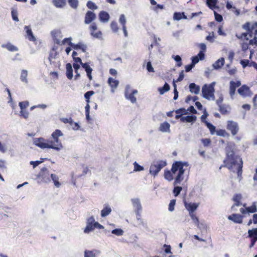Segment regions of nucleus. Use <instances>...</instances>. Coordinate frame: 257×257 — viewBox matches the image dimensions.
I'll list each match as a JSON object with an SVG mask.
<instances>
[{
	"instance_id": "4d7b16f0",
	"label": "nucleus",
	"mask_w": 257,
	"mask_h": 257,
	"mask_svg": "<svg viewBox=\"0 0 257 257\" xmlns=\"http://www.w3.org/2000/svg\"><path fill=\"white\" fill-rule=\"evenodd\" d=\"M182 189V188L181 187H180V186L175 187L174 189V193L175 194V196H178L180 194Z\"/></svg>"
},
{
	"instance_id": "39448f33",
	"label": "nucleus",
	"mask_w": 257,
	"mask_h": 257,
	"mask_svg": "<svg viewBox=\"0 0 257 257\" xmlns=\"http://www.w3.org/2000/svg\"><path fill=\"white\" fill-rule=\"evenodd\" d=\"M167 163L164 161H159L152 164L150 168V173L156 176L161 170L166 166Z\"/></svg>"
},
{
	"instance_id": "5fc2aeb1",
	"label": "nucleus",
	"mask_w": 257,
	"mask_h": 257,
	"mask_svg": "<svg viewBox=\"0 0 257 257\" xmlns=\"http://www.w3.org/2000/svg\"><path fill=\"white\" fill-rule=\"evenodd\" d=\"M214 14L215 16V19L216 21L220 22L223 20L222 16L221 15L218 14L216 12L214 11Z\"/></svg>"
},
{
	"instance_id": "2eb2a0df",
	"label": "nucleus",
	"mask_w": 257,
	"mask_h": 257,
	"mask_svg": "<svg viewBox=\"0 0 257 257\" xmlns=\"http://www.w3.org/2000/svg\"><path fill=\"white\" fill-rule=\"evenodd\" d=\"M243 216L239 214H233L228 216V219L232 220L235 223H241L242 222Z\"/></svg>"
},
{
	"instance_id": "37998d69",
	"label": "nucleus",
	"mask_w": 257,
	"mask_h": 257,
	"mask_svg": "<svg viewBox=\"0 0 257 257\" xmlns=\"http://www.w3.org/2000/svg\"><path fill=\"white\" fill-rule=\"evenodd\" d=\"M110 28L114 33H117L118 31L117 24L115 21L111 22L110 24Z\"/></svg>"
},
{
	"instance_id": "c03bdc74",
	"label": "nucleus",
	"mask_w": 257,
	"mask_h": 257,
	"mask_svg": "<svg viewBox=\"0 0 257 257\" xmlns=\"http://www.w3.org/2000/svg\"><path fill=\"white\" fill-rule=\"evenodd\" d=\"M205 124L209 129L210 133L213 135L215 132V127L209 122H205Z\"/></svg>"
},
{
	"instance_id": "2f4dec72",
	"label": "nucleus",
	"mask_w": 257,
	"mask_h": 257,
	"mask_svg": "<svg viewBox=\"0 0 257 257\" xmlns=\"http://www.w3.org/2000/svg\"><path fill=\"white\" fill-rule=\"evenodd\" d=\"M170 88V85L166 82L163 87L158 88V91L161 95H163L165 92L168 91Z\"/></svg>"
},
{
	"instance_id": "e2e57ef3",
	"label": "nucleus",
	"mask_w": 257,
	"mask_h": 257,
	"mask_svg": "<svg viewBox=\"0 0 257 257\" xmlns=\"http://www.w3.org/2000/svg\"><path fill=\"white\" fill-rule=\"evenodd\" d=\"M208 114L205 109L203 114L202 115V116H201V119L203 122L205 123V122H208L206 120V118L208 116Z\"/></svg>"
},
{
	"instance_id": "ea45409f",
	"label": "nucleus",
	"mask_w": 257,
	"mask_h": 257,
	"mask_svg": "<svg viewBox=\"0 0 257 257\" xmlns=\"http://www.w3.org/2000/svg\"><path fill=\"white\" fill-rule=\"evenodd\" d=\"M123 230L120 228H116L112 230L111 233L117 236H121L123 234Z\"/></svg>"
},
{
	"instance_id": "052dcab7",
	"label": "nucleus",
	"mask_w": 257,
	"mask_h": 257,
	"mask_svg": "<svg viewBox=\"0 0 257 257\" xmlns=\"http://www.w3.org/2000/svg\"><path fill=\"white\" fill-rule=\"evenodd\" d=\"M94 94L93 91H88L84 94V97L85 99H89L90 97Z\"/></svg>"
},
{
	"instance_id": "3c124183",
	"label": "nucleus",
	"mask_w": 257,
	"mask_h": 257,
	"mask_svg": "<svg viewBox=\"0 0 257 257\" xmlns=\"http://www.w3.org/2000/svg\"><path fill=\"white\" fill-rule=\"evenodd\" d=\"M12 17L13 20L18 22L19 21V18L18 17V12L17 11L14 10V9L12 10Z\"/></svg>"
},
{
	"instance_id": "f3484780",
	"label": "nucleus",
	"mask_w": 257,
	"mask_h": 257,
	"mask_svg": "<svg viewBox=\"0 0 257 257\" xmlns=\"http://www.w3.org/2000/svg\"><path fill=\"white\" fill-rule=\"evenodd\" d=\"M204 53L202 51H200L197 56H195L192 57V65L195 66V64H197L199 61L202 60L204 58Z\"/></svg>"
},
{
	"instance_id": "f03ea898",
	"label": "nucleus",
	"mask_w": 257,
	"mask_h": 257,
	"mask_svg": "<svg viewBox=\"0 0 257 257\" xmlns=\"http://www.w3.org/2000/svg\"><path fill=\"white\" fill-rule=\"evenodd\" d=\"M231 149V145H228L226 148V159L224 160L225 166L233 172H236L238 176L242 174V161L240 157L234 156L233 150Z\"/></svg>"
},
{
	"instance_id": "20e7f679",
	"label": "nucleus",
	"mask_w": 257,
	"mask_h": 257,
	"mask_svg": "<svg viewBox=\"0 0 257 257\" xmlns=\"http://www.w3.org/2000/svg\"><path fill=\"white\" fill-rule=\"evenodd\" d=\"M214 85L215 82H212L211 84L207 85L205 84L202 88V96L204 98L208 100H215L214 96Z\"/></svg>"
},
{
	"instance_id": "bb28decb",
	"label": "nucleus",
	"mask_w": 257,
	"mask_h": 257,
	"mask_svg": "<svg viewBox=\"0 0 257 257\" xmlns=\"http://www.w3.org/2000/svg\"><path fill=\"white\" fill-rule=\"evenodd\" d=\"M53 5L57 8H62L66 4V0H53Z\"/></svg>"
},
{
	"instance_id": "1a4fd4ad",
	"label": "nucleus",
	"mask_w": 257,
	"mask_h": 257,
	"mask_svg": "<svg viewBox=\"0 0 257 257\" xmlns=\"http://www.w3.org/2000/svg\"><path fill=\"white\" fill-rule=\"evenodd\" d=\"M227 128L231 132L233 136L236 135L239 130L237 123L232 120L227 121Z\"/></svg>"
},
{
	"instance_id": "680f3d73",
	"label": "nucleus",
	"mask_w": 257,
	"mask_h": 257,
	"mask_svg": "<svg viewBox=\"0 0 257 257\" xmlns=\"http://www.w3.org/2000/svg\"><path fill=\"white\" fill-rule=\"evenodd\" d=\"M201 142L205 147L209 146L211 143V141L209 139H203L201 140Z\"/></svg>"
},
{
	"instance_id": "9d476101",
	"label": "nucleus",
	"mask_w": 257,
	"mask_h": 257,
	"mask_svg": "<svg viewBox=\"0 0 257 257\" xmlns=\"http://www.w3.org/2000/svg\"><path fill=\"white\" fill-rule=\"evenodd\" d=\"M95 219L93 216H91L87 220V225L84 230L86 233H88L90 231L94 229Z\"/></svg>"
},
{
	"instance_id": "cd10ccee",
	"label": "nucleus",
	"mask_w": 257,
	"mask_h": 257,
	"mask_svg": "<svg viewBox=\"0 0 257 257\" xmlns=\"http://www.w3.org/2000/svg\"><path fill=\"white\" fill-rule=\"evenodd\" d=\"M224 64V59L221 58L217 60L213 64V67L215 69L220 68Z\"/></svg>"
},
{
	"instance_id": "473e14b6",
	"label": "nucleus",
	"mask_w": 257,
	"mask_h": 257,
	"mask_svg": "<svg viewBox=\"0 0 257 257\" xmlns=\"http://www.w3.org/2000/svg\"><path fill=\"white\" fill-rule=\"evenodd\" d=\"M175 112L176 113L177 115L175 116V118L176 119H179L182 117V115L183 114H186L187 113V110L183 108L178 109L175 111Z\"/></svg>"
},
{
	"instance_id": "ddd939ff",
	"label": "nucleus",
	"mask_w": 257,
	"mask_h": 257,
	"mask_svg": "<svg viewBox=\"0 0 257 257\" xmlns=\"http://www.w3.org/2000/svg\"><path fill=\"white\" fill-rule=\"evenodd\" d=\"M238 93L243 97H247L251 95L249 88L245 85H242L238 90Z\"/></svg>"
},
{
	"instance_id": "8fccbe9b",
	"label": "nucleus",
	"mask_w": 257,
	"mask_h": 257,
	"mask_svg": "<svg viewBox=\"0 0 257 257\" xmlns=\"http://www.w3.org/2000/svg\"><path fill=\"white\" fill-rule=\"evenodd\" d=\"M20 116H22L24 118L27 119L29 117V113L26 109H21L20 112Z\"/></svg>"
},
{
	"instance_id": "c9c22d12",
	"label": "nucleus",
	"mask_w": 257,
	"mask_h": 257,
	"mask_svg": "<svg viewBox=\"0 0 257 257\" xmlns=\"http://www.w3.org/2000/svg\"><path fill=\"white\" fill-rule=\"evenodd\" d=\"M108 83L111 88H116L119 84V81L110 77L108 78Z\"/></svg>"
},
{
	"instance_id": "338daca9",
	"label": "nucleus",
	"mask_w": 257,
	"mask_h": 257,
	"mask_svg": "<svg viewBox=\"0 0 257 257\" xmlns=\"http://www.w3.org/2000/svg\"><path fill=\"white\" fill-rule=\"evenodd\" d=\"M165 252L166 253H172L171 251V246L170 245L164 244Z\"/></svg>"
},
{
	"instance_id": "69168bd1",
	"label": "nucleus",
	"mask_w": 257,
	"mask_h": 257,
	"mask_svg": "<svg viewBox=\"0 0 257 257\" xmlns=\"http://www.w3.org/2000/svg\"><path fill=\"white\" fill-rule=\"evenodd\" d=\"M200 230H205L207 228V226L205 223H198V224L196 225Z\"/></svg>"
},
{
	"instance_id": "a19ab883",
	"label": "nucleus",
	"mask_w": 257,
	"mask_h": 257,
	"mask_svg": "<svg viewBox=\"0 0 257 257\" xmlns=\"http://www.w3.org/2000/svg\"><path fill=\"white\" fill-rule=\"evenodd\" d=\"M90 34L92 36H93V37L95 38H97V39H102V33L101 31H98V32H95L92 31L90 33Z\"/></svg>"
},
{
	"instance_id": "7c9ffc66",
	"label": "nucleus",
	"mask_w": 257,
	"mask_h": 257,
	"mask_svg": "<svg viewBox=\"0 0 257 257\" xmlns=\"http://www.w3.org/2000/svg\"><path fill=\"white\" fill-rule=\"evenodd\" d=\"M52 180L53 181L54 185L57 187L59 188L61 186V184L59 182V177L57 175L54 174H51V177Z\"/></svg>"
},
{
	"instance_id": "423d86ee",
	"label": "nucleus",
	"mask_w": 257,
	"mask_h": 257,
	"mask_svg": "<svg viewBox=\"0 0 257 257\" xmlns=\"http://www.w3.org/2000/svg\"><path fill=\"white\" fill-rule=\"evenodd\" d=\"M138 93V90L132 89L130 85H127L125 86L124 92L125 97L132 103H135L137 102V98L135 97V95H137Z\"/></svg>"
},
{
	"instance_id": "13d9d810",
	"label": "nucleus",
	"mask_w": 257,
	"mask_h": 257,
	"mask_svg": "<svg viewBox=\"0 0 257 257\" xmlns=\"http://www.w3.org/2000/svg\"><path fill=\"white\" fill-rule=\"evenodd\" d=\"M175 200H172L169 205V210L170 211H173L174 210V206L175 205Z\"/></svg>"
},
{
	"instance_id": "864d4df0",
	"label": "nucleus",
	"mask_w": 257,
	"mask_h": 257,
	"mask_svg": "<svg viewBox=\"0 0 257 257\" xmlns=\"http://www.w3.org/2000/svg\"><path fill=\"white\" fill-rule=\"evenodd\" d=\"M182 15H183V13L175 12L174 14V19L177 21L181 20L182 19Z\"/></svg>"
},
{
	"instance_id": "72a5a7b5",
	"label": "nucleus",
	"mask_w": 257,
	"mask_h": 257,
	"mask_svg": "<svg viewBox=\"0 0 257 257\" xmlns=\"http://www.w3.org/2000/svg\"><path fill=\"white\" fill-rule=\"evenodd\" d=\"M217 0H206L207 6L211 10L216 8Z\"/></svg>"
},
{
	"instance_id": "b1692460",
	"label": "nucleus",
	"mask_w": 257,
	"mask_h": 257,
	"mask_svg": "<svg viewBox=\"0 0 257 257\" xmlns=\"http://www.w3.org/2000/svg\"><path fill=\"white\" fill-rule=\"evenodd\" d=\"M66 76L69 79H71L73 77V69L70 63H67L66 66Z\"/></svg>"
},
{
	"instance_id": "4be33fe9",
	"label": "nucleus",
	"mask_w": 257,
	"mask_h": 257,
	"mask_svg": "<svg viewBox=\"0 0 257 257\" xmlns=\"http://www.w3.org/2000/svg\"><path fill=\"white\" fill-rule=\"evenodd\" d=\"M111 212V208L108 205L105 204L102 210L101 211V216L102 217H105Z\"/></svg>"
},
{
	"instance_id": "603ef678",
	"label": "nucleus",
	"mask_w": 257,
	"mask_h": 257,
	"mask_svg": "<svg viewBox=\"0 0 257 257\" xmlns=\"http://www.w3.org/2000/svg\"><path fill=\"white\" fill-rule=\"evenodd\" d=\"M219 107V111L222 114H225L228 112L227 107L224 105H221L218 106Z\"/></svg>"
},
{
	"instance_id": "c756f323",
	"label": "nucleus",
	"mask_w": 257,
	"mask_h": 257,
	"mask_svg": "<svg viewBox=\"0 0 257 257\" xmlns=\"http://www.w3.org/2000/svg\"><path fill=\"white\" fill-rule=\"evenodd\" d=\"M28 71L26 70H23L21 72L20 79L22 82L27 84L28 81L27 79Z\"/></svg>"
},
{
	"instance_id": "6e6d98bb",
	"label": "nucleus",
	"mask_w": 257,
	"mask_h": 257,
	"mask_svg": "<svg viewBox=\"0 0 257 257\" xmlns=\"http://www.w3.org/2000/svg\"><path fill=\"white\" fill-rule=\"evenodd\" d=\"M251 24L249 22L246 23L244 25H243L242 28L248 31V32H251Z\"/></svg>"
},
{
	"instance_id": "79ce46f5",
	"label": "nucleus",
	"mask_w": 257,
	"mask_h": 257,
	"mask_svg": "<svg viewBox=\"0 0 257 257\" xmlns=\"http://www.w3.org/2000/svg\"><path fill=\"white\" fill-rule=\"evenodd\" d=\"M90 34L92 36H93V37L95 38H97V39H102V33L101 31H98V32H95L92 31L90 33Z\"/></svg>"
},
{
	"instance_id": "a18cd8bd",
	"label": "nucleus",
	"mask_w": 257,
	"mask_h": 257,
	"mask_svg": "<svg viewBox=\"0 0 257 257\" xmlns=\"http://www.w3.org/2000/svg\"><path fill=\"white\" fill-rule=\"evenodd\" d=\"M246 210L247 212L250 213H254L256 212L257 208L255 203H253V204L251 206L246 207Z\"/></svg>"
},
{
	"instance_id": "774afa93",
	"label": "nucleus",
	"mask_w": 257,
	"mask_h": 257,
	"mask_svg": "<svg viewBox=\"0 0 257 257\" xmlns=\"http://www.w3.org/2000/svg\"><path fill=\"white\" fill-rule=\"evenodd\" d=\"M251 33L254 31L256 33H257V22L251 24Z\"/></svg>"
},
{
	"instance_id": "4c0bfd02",
	"label": "nucleus",
	"mask_w": 257,
	"mask_h": 257,
	"mask_svg": "<svg viewBox=\"0 0 257 257\" xmlns=\"http://www.w3.org/2000/svg\"><path fill=\"white\" fill-rule=\"evenodd\" d=\"M133 165L134 167V171L135 172L142 171L144 170V168L143 166L140 165L137 162H135Z\"/></svg>"
},
{
	"instance_id": "aec40b11",
	"label": "nucleus",
	"mask_w": 257,
	"mask_h": 257,
	"mask_svg": "<svg viewBox=\"0 0 257 257\" xmlns=\"http://www.w3.org/2000/svg\"><path fill=\"white\" fill-rule=\"evenodd\" d=\"M81 66L85 69V70L87 73V75L88 77L89 78V80H92L91 73L92 71V69L89 65L88 63H82Z\"/></svg>"
},
{
	"instance_id": "6ab92c4d",
	"label": "nucleus",
	"mask_w": 257,
	"mask_h": 257,
	"mask_svg": "<svg viewBox=\"0 0 257 257\" xmlns=\"http://www.w3.org/2000/svg\"><path fill=\"white\" fill-rule=\"evenodd\" d=\"M98 16L99 20L102 23L108 22L110 18L109 14L104 11L100 12Z\"/></svg>"
},
{
	"instance_id": "09e8293b",
	"label": "nucleus",
	"mask_w": 257,
	"mask_h": 257,
	"mask_svg": "<svg viewBox=\"0 0 257 257\" xmlns=\"http://www.w3.org/2000/svg\"><path fill=\"white\" fill-rule=\"evenodd\" d=\"M172 58L178 63L177 66L178 67H180L182 65V59L179 55L172 56Z\"/></svg>"
},
{
	"instance_id": "f8f14e48",
	"label": "nucleus",
	"mask_w": 257,
	"mask_h": 257,
	"mask_svg": "<svg viewBox=\"0 0 257 257\" xmlns=\"http://www.w3.org/2000/svg\"><path fill=\"white\" fill-rule=\"evenodd\" d=\"M69 45L75 50H81L83 52H85L87 49V46L82 42H79L78 44H75L71 42H69Z\"/></svg>"
},
{
	"instance_id": "a211bd4d",
	"label": "nucleus",
	"mask_w": 257,
	"mask_h": 257,
	"mask_svg": "<svg viewBox=\"0 0 257 257\" xmlns=\"http://www.w3.org/2000/svg\"><path fill=\"white\" fill-rule=\"evenodd\" d=\"M24 29L26 30L27 38L31 41H36V38L33 34V32L30 27L26 26L24 27Z\"/></svg>"
},
{
	"instance_id": "393cba45",
	"label": "nucleus",
	"mask_w": 257,
	"mask_h": 257,
	"mask_svg": "<svg viewBox=\"0 0 257 257\" xmlns=\"http://www.w3.org/2000/svg\"><path fill=\"white\" fill-rule=\"evenodd\" d=\"M196 116L195 115H188L181 117L182 122H193L196 120Z\"/></svg>"
},
{
	"instance_id": "9b49d317",
	"label": "nucleus",
	"mask_w": 257,
	"mask_h": 257,
	"mask_svg": "<svg viewBox=\"0 0 257 257\" xmlns=\"http://www.w3.org/2000/svg\"><path fill=\"white\" fill-rule=\"evenodd\" d=\"M101 254V251L98 249L85 250L84 252V257H99Z\"/></svg>"
},
{
	"instance_id": "c85d7f7f",
	"label": "nucleus",
	"mask_w": 257,
	"mask_h": 257,
	"mask_svg": "<svg viewBox=\"0 0 257 257\" xmlns=\"http://www.w3.org/2000/svg\"><path fill=\"white\" fill-rule=\"evenodd\" d=\"M248 237L257 240V228H254L248 230Z\"/></svg>"
},
{
	"instance_id": "bf43d9fd",
	"label": "nucleus",
	"mask_w": 257,
	"mask_h": 257,
	"mask_svg": "<svg viewBox=\"0 0 257 257\" xmlns=\"http://www.w3.org/2000/svg\"><path fill=\"white\" fill-rule=\"evenodd\" d=\"M189 215L191 219L193 220L195 225L198 224V223L199 222L198 218L196 217L193 213H191V214Z\"/></svg>"
},
{
	"instance_id": "49530a36",
	"label": "nucleus",
	"mask_w": 257,
	"mask_h": 257,
	"mask_svg": "<svg viewBox=\"0 0 257 257\" xmlns=\"http://www.w3.org/2000/svg\"><path fill=\"white\" fill-rule=\"evenodd\" d=\"M126 20L124 15L121 14L119 19V23L122 25V27H125Z\"/></svg>"
},
{
	"instance_id": "58836bf2",
	"label": "nucleus",
	"mask_w": 257,
	"mask_h": 257,
	"mask_svg": "<svg viewBox=\"0 0 257 257\" xmlns=\"http://www.w3.org/2000/svg\"><path fill=\"white\" fill-rule=\"evenodd\" d=\"M86 6L88 8L91 10H97L98 8V7L95 5V4H94L91 1H89L87 2Z\"/></svg>"
},
{
	"instance_id": "de8ad7c7",
	"label": "nucleus",
	"mask_w": 257,
	"mask_h": 257,
	"mask_svg": "<svg viewBox=\"0 0 257 257\" xmlns=\"http://www.w3.org/2000/svg\"><path fill=\"white\" fill-rule=\"evenodd\" d=\"M19 105L21 109H26V108L29 105V102L28 101L20 102Z\"/></svg>"
},
{
	"instance_id": "a878e982",
	"label": "nucleus",
	"mask_w": 257,
	"mask_h": 257,
	"mask_svg": "<svg viewBox=\"0 0 257 257\" xmlns=\"http://www.w3.org/2000/svg\"><path fill=\"white\" fill-rule=\"evenodd\" d=\"M170 124L167 122H164L160 124L159 130L162 132H169Z\"/></svg>"
},
{
	"instance_id": "4468645a",
	"label": "nucleus",
	"mask_w": 257,
	"mask_h": 257,
	"mask_svg": "<svg viewBox=\"0 0 257 257\" xmlns=\"http://www.w3.org/2000/svg\"><path fill=\"white\" fill-rule=\"evenodd\" d=\"M96 18V15L93 12L88 11L85 16L84 23L85 24H90Z\"/></svg>"
},
{
	"instance_id": "f704fd0d",
	"label": "nucleus",
	"mask_w": 257,
	"mask_h": 257,
	"mask_svg": "<svg viewBox=\"0 0 257 257\" xmlns=\"http://www.w3.org/2000/svg\"><path fill=\"white\" fill-rule=\"evenodd\" d=\"M234 81H231L230 82V86H229V94L231 98H233V96L235 94V90H236V86L234 85Z\"/></svg>"
},
{
	"instance_id": "7ed1b4c3",
	"label": "nucleus",
	"mask_w": 257,
	"mask_h": 257,
	"mask_svg": "<svg viewBox=\"0 0 257 257\" xmlns=\"http://www.w3.org/2000/svg\"><path fill=\"white\" fill-rule=\"evenodd\" d=\"M187 166V162L176 161L172 165L171 172L170 171H165V178L166 180L171 181L173 180L174 178L173 175L177 174L175 181L174 182V185H176L177 184H180L184 179L183 175L184 173L185 170L183 168L184 166Z\"/></svg>"
},
{
	"instance_id": "f257e3e1",
	"label": "nucleus",
	"mask_w": 257,
	"mask_h": 257,
	"mask_svg": "<svg viewBox=\"0 0 257 257\" xmlns=\"http://www.w3.org/2000/svg\"><path fill=\"white\" fill-rule=\"evenodd\" d=\"M62 136L61 131L56 130L52 134L51 139L45 140L43 138H34L33 144L42 149L49 148L59 151L63 148L62 144L59 139V137Z\"/></svg>"
},
{
	"instance_id": "5701e85b",
	"label": "nucleus",
	"mask_w": 257,
	"mask_h": 257,
	"mask_svg": "<svg viewBox=\"0 0 257 257\" xmlns=\"http://www.w3.org/2000/svg\"><path fill=\"white\" fill-rule=\"evenodd\" d=\"M2 47L6 48L8 51L11 52H15L18 51V48L16 46L12 44L11 43L2 44Z\"/></svg>"
},
{
	"instance_id": "dca6fc26",
	"label": "nucleus",
	"mask_w": 257,
	"mask_h": 257,
	"mask_svg": "<svg viewBox=\"0 0 257 257\" xmlns=\"http://www.w3.org/2000/svg\"><path fill=\"white\" fill-rule=\"evenodd\" d=\"M199 206V204L195 203H185V207L186 209L189 211V214L193 213L194 211Z\"/></svg>"
},
{
	"instance_id": "6e6552de",
	"label": "nucleus",
	"mask_w": 257,
	"mask_h": 257,
	"mask_svg": "<svg viewBox=\"0 0 257 257\" xmlns=\"http://www.w3.org/2000/svg\"><path fill=\"white\" fill-rule=\"evenodd\" d=\"M51 174L46 167L41 168L39 173L38 177L41 179V182L45 183H49L51 182Z\"/></svg>"
},
{
	"instance_id": "0e129e2a",
	"label": "nucleus",
	"mask_w": 257,
	"mask_h": 257,
	"mask_svg": "<svg viewBox=\"0 0 257 257\" xmlns=\"http://www.w3.org/2000/svg\"><path fill=\"white\" fill-rule=\"evenodd\" d=\"M147 69L150 72H153L154 71V68L152 65L151 62H148L147 63Z\"/></svg>"
},
{
	"instance_id": "e433bc0d",
	"label": "nucleus",
	"mask_w": 257,
	"mask_h": 257,
	"mask_svg": "<svg viewBox=\"0 0 257 257\" xmlns=\"http://www.w3.org/2000/svg\"><path fill=\"white\" fill-rule=\"evenodd\" d=\"M68 3L70 7L74 9L77 8L78 6V0H68Z\"/></svg>"
},
{
	"instance_id": "412c9836",
	"label": "nucleus",
	"mask_w": 257,
	"mask_h": 257,
	"mask_svg": "<svg viewBox=\"0 0 257 257\" xmlns=\"http://www.w3.org/2000/svg\"><path fill=\"white\" fill-rule=\"evenodd\" d=\"M190 91L192 93H194L195 94H199L200 92V87L199 86L197 85L194 83H191L189 84V86Z\"/></svg>"
},
{
	"instance_id": "0eeeda50",
	"label": "nucleus",
	"mask_w": 257,
	"mask_h": 257,
	"mask_svg": "<svg viewBox=\"0 0 257 257\" xmlns=\"http://www.w3.org/2000/svg\"><path fill=\"white\" fill-rule=\"evenodd\" d=\"M131 201L136 216L140 217L143 210L140 199L139 198H133L131 199Z\"/></svg>"
}]
</instances>
